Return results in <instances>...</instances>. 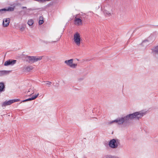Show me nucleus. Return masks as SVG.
Masks as SVG:
<instances>
[{"instance_id": "c85d7f7f", "label": "nucleus", "mask_w": 158, "mask_h": 158, "mask_svg": "<svg viewBox=\"0 0 158 158\" xmlns=\"http://www.w3.org/2000/svg\"><path fill=\"white\" fill-rule=\"evenodd\" d=\"M43 42H44V43H45L46 44H47L48 43V42L47 41H43Z\"/></svg>"}, {"instance_id": "7c9ffc66", "label": "nucleus", "mask_w": 158, "mask_h": 158, "mask_svg": "<svg viewBox=\"0 0 158 158\" xmlns=\"http://www.w3.org/2000/svg\"><path fill=\"white\" fill-rule=\"evenodd\" d=\"M2 9H0V12H1L2 11Z\"/></svg>"}, {"instance_id": "a878e982", "label": "nucleus", "mask_w": 158, "mask_h": 158, "mask_svg": "<svg viewBox=\"0 0 158 158\" xmlns=\"http://www.w3.org/2000/svg\"><path fill=\"white\" fill-rule=\"evenodd\" d=\"M26 101H27V99H26L25 100H23V101H22L21 102H20V103H21L22 102H25Z\"/></svg>"}, {"instance_id": "f8f14e48", "label": "nucleus", "mask_w": 158, "mask_h": 158, "mask_svg": "<svg viewBox=\"0 0 158 158\" xmlns=\"http://www.w3.org/2000/svg\"><path fill=\"white\" fill-rule=\"evenodd\" d=\"M5 85L3 82H0V92L5 90Z\"/></svg>"}, {"instance_id": "2eb2a0df", "label": "nucleus", "mask_w": 158, "mask_h": 158, "mask_svg": "<svg viewBox=\"0 0 158 158\" xmlns=\"http://www.w3.org/2000/svg\"><path fill=\"white\" fill-rule=\"evenodd\" d=\"M33 69V67L31 66H29L26 67L25 68V70L27 72H29L31 70H32Z\"/></svg>"}, {"instance_id": "39448f33", "label": "nucleus", "mask_w": 158, "mask_h": 158, "mask_svg": "<svg viewBox=\"0 0 158 158\" xmlns=\"http://www.w3.org/2000/svg\"><path fill=\"white\" fill-rule=\"evenodd\" d=\"M73 39L75 43L77 45H79L80 44L81 37L78 33L77 32L74 35Z\"/></svg>"}, {"instance_id": "9d476101", "label": "nucleus", "mask_w": 158, "mask_h": 158, "mask_svg": "<svg viewBox=\"0 0 158 158\" xmlns=\"http://www.w3.org/2000/svg\"><path fill=\"white\" fill-rule=\"evenodd\" d=\"M10 71L2 70L0 71V76H2L8 74L10 72Z\"/></svg>"}, {"instance_id": "b1692460", "label": "nucleus", "mask_w": 158, "mask_h": 158, "mask_svg": "<svg viewBox=\"0 0 158 158\" xmlns=\"http://www.w3.org/2000/svg\"><path fill=\"white\" fill-rule=\"evenodd\" d=\"M103 158H112V156L110 155H107Z\"/></svg>"}, {"instance_id": "0eeeda50", "label": "nucleus", "mask_w": 158, "mask_h": 158, "mask_svg": "<svg viewBox=\"0 0 158 158\" xmlns=\"http://www.w3.org/2000/svg\"><path fill=\"white\" fill-rule=\"evenodd\" d=\"M17 60H9L5 61L4 63V65L5 66H8L9 65H13L16 63Z\"/></svg>"}, {"instance_id": "4468645a", "label": "nucleus", "mask_w": 158, "mask_h": 158, "mask_svg": "<svg viewBox=\"0 0 158 158\" xmlns=\"http://www.w3.org/2000/svg\"><path fill=\"white\" fill-rule=\"evenodd\" d=\"M14 10V8L12 7H9L7 9L3 8L2 9V10L3 11H13Z\"/></svg>"}, {"instance_id": "7ed1b4c3", "label": "nucleus", "mask_w": 158, "mask_h": 158, "mask_svg": "<svg viewBox=\"0 0 158 158\" xmlns=\"http://www.w3.org/2000/svg\"><path fill=\"white\" fill-rule=\"evenodd\" d=\"M120 144V140L118 139H113L110 140L109 143L110 147L113 148H116Z\"/></svg>"}, {"instance_id": "ddd939ff", "label": "nucleus", "mask_w": 158, "mask_h": 158, "mask_svg": "<svg viewBox=\"0 0 158 158\" xmlns=\"http://www.w3.org/2000/svg\"><path fill=\"white\" fill-rule=\"evenodd\" d=\"M73 59H71L69 60H66L65 61L64 63L66 64L67 65L70 67V66L73 63Z\"/></svg>"}, {"instance_id": "9b49d317", "label": "nucleus", "mask_w": 158, "mask_h": 158, "mask_svg": "<svg viewBox=\"0 0 158 158\" xmlns=\"http://www.w3.org/2000/svg\"><path fill=\"white\" fill-rule=\"evenodd\" d=\"M75 23L77 25L82 24V20L79 18H75L74 20Z\"/></svg>"}, {"instance_id": "aec40b11", "label": "nucleus", "mask_w": 158, "mask_h": 158, "mask_svg": "<svg viewBox=\"0 0 158 158\" xmlns=\"http://www.w3.org/2000/svg\"><path fill=\"white\" fill-rule=\"evenodd\" d=\"M104 14L106 15H109L110 16V13H109L107 10H104V11H103Z\"/></svg>"}, {"instance_id": "20e7f679", "label": "nucleus", "mask_w": 158, "mask_h": 158, "mask_svg": "<svg viewBox=\"0 0 158 158\" xmlns=\"http://www.w3.org/2000/svg\"><path fill=\"white\" fill-rule=\"evenodd\" d=\"M153 36L151 35L149 36L147 39L143 41L141 44L140 45L141 47H142V50H145L147 46L150 43H152L153 41L151 40H150L152 38Z\"/></svg>"}, {"instance_id": "5701e85b", "label": "nucleus", "mask_w": 158, "mask_h": 158, "mask_svg": "<svg viewBox=\"0 0 158 158\" xmlns=\"http://www.w3.org/2000/svg\"><path fill=\"white\" fill-rule=\"evenodd\" d=\"M12 100L13 103L15 102H19V101H20V100L19 99H13Z\"/></svg>"}, {"instance_id": "412c9836", "label": "nucleus", "mask_w": 158, "mask_h": 158, "mask_svg": "<svg viewBox=\"0 0 158 158\" xmlns=\"http://www.w3.org/2000/svg\"><path fill=\"white\" fill-rule=\"evenodd\" d=\"M77 65V64H73L72 63L70 66V67L73 68H75L76 67Z\"/></svg>"}, {"instance_id": "c756f323", "label": "nucleus", "mask_w": 158, "mask_h": 158, "mask_svg": "<svg viewBox=\"0 0 158 158\" xmlns=\"http://www.w3.org/2000/svg\"><path fill=\"white\" fill-rule=\"evenodd\" d=\"M83 79V78H80L79 80H82Z\"/></svg>"}, {"instance_id": "6e6552de", "label": "nucleus", "mask_w": 158, "mask_h": 158, "mask_svg": "<svg viewBox=\"0 0 158 158\" xmlns=\"http://www.w3.org/2000/svg\"><path fill=\"white\" fill-rule=\"evenodd\" d=\"M10 19L6 18L4 19L3 21V25L4 27H7L8 26L10 23Z\"/></svg>"}, {"instance_id": "f03ea898", "label": "nucleus", "mask_w": 158, "mask_h": 158, "mask_svg": "<svg viewBox=\"0 0 158 158\" xmlns=\"http://www.w3.org/2000/svg\"><path fill=\"white\" fill-rule=\"evenodd\" d=\"M42 56H26L25 59L26 61L30 64H32L38 60H40L42 59Z\"/></svg>"}, {"instance_id": "bb28decb", "label": "nucleus", "mask_w": 158, "mask_h": 158, "mask_svg": "<svg viewBox=\"0 0 158 158\" xmlns=\"http://www.w3.org/2000/svg\"><path fill=\"white\" fill-rule=\"evenodd\" d=\"M24 28V27H23L22 26V27H20V29H21L22 30H23V29Z\"/></svg>"}, {"instance_id": "423d86ee", "label": "nucleus", "mask_w": 158, "mask_h": 158, "mask_svg": "<svg viewBox=\"0 0 158 158\" xmlns=\"http://www.w3.org/2000/svg\"><path fill=\"white\" fill-rule=\"evenodd\" d=\"M151 53L154 57L157 59L158 56V46H156L151 49Z\"/></svg>"}, {"instance_id": "a211bd4d", "label": "nucleus", "mask_w": 158, "mask_h": 158, "mask_svg": "<svg viewBox=\"0 0 158 158\" xmlns=\"http://www.w3.org/2000/svg\"><path fill=\"white\" fill-rule=\"evenodd\" d=\"M43 18L42 16H40L39 18L40 20L39 21V23L40 25L44 23V20L43 19Z\"/></svg>"}, {"instance_id": "f257e3e1", "label": "nucleus", "mask_w": 158, "mask_h": 158, "mask_svg": "<svg viewBox=\"0 0 158 158\" xmlns=\"http://www.w3.org/2000/svg\"><path fill=\"white\" fill-rule=\"evenodd\" d=\"M146 112L141 111L136 112L132 114H130L123 117L117 118L115 120L110 121L108 123V124H111L114 123H117L118 125H120L129 124L131 121L135 119L139 120L146 114Z\"/></svg>"}, {"instance_id": "f3484780", "label": "nucleus", "mask_w": 158, "mask_h": 158, "mask_svg": "<svg viewBox=\"0 0 158 158\" xmlns=\"http://www.w3.org/2000/svg\"><path fill=\"white\" fill-rule=\"evenodd\" d=\"M42 82H45L46 83L45 84L48 86V87H50L51 86V85L52 84V82L49 81H43Z\"/></svg>"}, {"instance_id": "4be33fe9", "label": "nucleus", "mask_w": 158, "mask_h": 158, "mask_svg": "<svg viewBox=\"0 0 158 158\" xmlns=\"http://www.w3.org/2000/svg\"><path fill=\"white\" fill-rule=\"evenodd\" d=\"M29 92H31V94H30V95H31L32 94H33L34 93V92L33 90V89L30 88L29 89L28 91V93Z\"/></svg>"}, {"instance_id": "dca6fc26", "label": "nucleus", "mask_w": 158, "mask_h": 158, "mask_svg": "<svg viewBox=\"0 0 158 158\" xmlns=\"http://www.w3.org/2000/svg\"><path fill=\"white\" fill-rule=\"evenodd\" d=\"M39 95V94H38L36 95H35V96H33L31 98L27 99V101H30L34 100L38 97Z\"/></svg>"}, {"instance_id": "cd10ccee", "label": "nucleus", "mask_w": 158, "mask_h": 158, "mask_svg": "<svg viewBox=\"0 0 158 158\" xmlns=\"http://www.w3.org/2000/svg\"><path fill=\"white\" fill-rule=\"evenodd\" d=\"M22 8L23 9H25H25H26L27 8V7H25V6H22Z\"/></svg>"}, {"instance_id": "1a4fd4ad", "label": "nucleus", "mask_w": 158, "mask_h": 158, "mask_svg": "<svg viewBox=\"0 0 158 158\" xmlns=\"http://www.w3.org/2000/svg\"><path fill=\"white\" fill-rule=\"evenodd\" d=\"M12 103H13V102L12 100H10L7 101H6L2 103V106L3 107H5L6 106L10 105Z\"/></svg>"}, {"instance_id": "6ab92c4d", "label": "nucleus", "mask_w": 158, "mask_h": 158, "mask_svg": "<svg viewBox=\"0 0 158 158\" xmlns=\"http://www.w3.org/2000/svg\"><path fill=\"white\" fill-rule=\"evenodd\" d=\"M34 22L32 19H30L28 21L27 23L29 26H31L33 23Z\"/></svg>"}, {"instance_id": "393cba45", "label": "nucleus", "mask_w": 158, "mask_h": 158, "mask_svg": "<svg viewBox=\"0 0 158 158\" xmlns=\"http://www.w3.org/2000/svg\"><path fill=\"white\" fill-rule=\"evenodd\" d=\"M40 2H45L46 0H39Z\"/></svg>"}]
</instances>
